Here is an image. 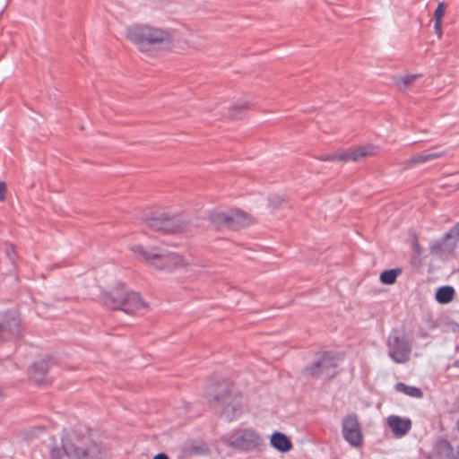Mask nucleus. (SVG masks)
<instances>
[{
	"instance_id": "f257e3e1",
	"label": "nucleus",
	"mask_w": 459,
	"mask_h": 459,
	"mask_svg": "<svg viewBox=\"0 0 459 459\" xmlns=\"http://www.w3.org/2000/svg\"><path fill=\"white\" fill-rule=\"evenodd\" d=\"M126 38L139 51L150 54L154 49L169 45L172 41L169 30L147 24H134L126 29Z\"/></svg>"
},
{
	"instance_id": "f03ea898",
	"label": "nucleus",
	"mask_w": 459,
	"mask_h": 459,
	"mask_svg": "<svg viewBox=\"0 0 459 459\" xmlns=\"http://www.w3.org/2000/svg\"><path fill=\"white\" fill-rule=\"evenodd\" d=\"M126 38L139 51L150 54L154 49L169 45L172 41L169 30L147 24H134L126 29Z\"/></svg>"
},
{
	"instance_id": "7ed1b4c3",
	"label": "nucleus",
	"mask_w": 459,
	"mask_h": 459,
	"mask_svg": "<svg viewBox=\"0 0 459 459\" xmlns=\"http://www.w3.org/2000/svg\"><path fill=\"white\" fill-rule=\"evenodd\" d=\"M131 250L157 270L172 272L186 265L185 259L178 254L161 252L158 247L148 248L142 245L134 246Z\"/></svg>"
},
{
	"instance_id": "20e7f679",
	"label": "nucleus",
	"mask_w": 459,
	"mask_h": 459,
	"mask_svg": "<svg viewBox=\"0 0 459 459\" xmlns=\"http://www.w3.org/2000/svg\"><path fill=\"white\" fill-rule=\"evenodd\" d=\"M106 303L114 310H121L130 315L146 307L138 292L128 290L123 285L110 290Z\"/></svg>"
},
{
	"instance_id": "39448f33",
	"label": "nucleus",
	"mask_w": 459,
	"mask_h": 459,
	"mask_svg": "<svg viewBox=\"0 0 459 459\" xmlns=\"http://www.w3.org/2000/svg\"><path fill=\"white\" fill-rule=\"evenodd\" d=\"M413 338L406 334L404 330L394 328L391 330L386 347L389 358L397 364H404L411 359Z\"/></svg>"
},
{
	"instance_id": "423d86ee",
	"label": "nucleus",
	"mask_w": 459,
	"mask_h": 459,
	"mask_svg": "<svg viewBox=\"0 0 459 459\" xmlns=\"http://www.w3.org/2000/svg\"><path fill=\"white\" fill-rule=\"evenodd\" d=\"M337 359L329 352H324L318 359L301 370V377L306 380H330L337 375Z\"/></svg>"
},
{
	"instance_id": "0eeeda50",
	"label": "nucleus",
	"mask_w": 459,
	"mask_h": 459,
	"mask_svg": "<svg viewBox=\"0 0 459 459\" xmlns=\"http://www.w3.org/2000/svg\"><path fill=\"white\" fill-rule=\"evenodd\" d=\"M146 226L163 234L178 233L185 230L186 223L176 214L165 212H151L144 215Z\"/></svg>"
},
{
	"instance_id": "6e6552de",
	"label": "nucleus",
	"mask_w": 459,
	"mask_h": 459,
	"mask_svg": "<svg viewBox=\"0 0 459 459\" xmlns=\"http://www.w3.org/2000/svg\"><path fill=\"white\" fill-rule=\"evenodd\" d=\"M23 336L21 315L16 310L0 313V342H15Z\"/></svg>"
},
{
	"instance_id": "1a4fd4ad",
	"label": "nucleus",
	"mask_w": 459,
	"mask_h": 459,
	"mask_svg": "<svg viewBox=\"0 0 459 459\" xmlns=\"http://www.w3.org/2000/svg\"><path fill=\"white\" fill-rule=\"evenodd\" d=\"M204 397L213 402H229L241 397L239 390L229 379L212 380L205 386Z\"/></svg>"
},
{
	"instance_id": "9d476101",
	"label": "nucleus",
	"mask_w": 459,
	"mask_h": 459,
	"mask_svg": "<svg viewBox=\"0 0 459 459\" xmlns=\"http://www.w3.org/2000/svg\"><path fill=\"white\" fill-rule=\"evenodd\" d=\"M62 442V448H53L51 450V456L55 459L62 458L65 454L71 459H104L103 453L96 445H91L85 448L68 444L64 438Z\"/></svg>"
},
{
	"instance_id": "9b49d317",
	"label": "nucleus",
	"mask_w": 459,
	"mask_h": 459,
	"mask_svg": "<svg viewBox=\"0 0 459 459\" xmlns=\"http://www.w3.org/2000/svg\"><path fill=\"white\" fill-rule=\"evenodd\" d=\"M227 442L230 446L241 450H250L261 445L262 439L253 429L238 430L230 434Z\"/></svg>"
},
{
	"instance_id": "f8f14e48",
	"label": "nucleus",
	"mask_w": 459,
	"mask_h": 459,
	"mask_svg": "<svg viewBox=\"0 0 459 459\" xmlns=\"http://www.w3.org/2000/svg\"><path fill=\"white\" fill-rule=\"evenodd\" d=\"M342 432L344 439L352 446L359 447L363 441V434L356 415H347L342 420Z\"/></svg>"
},
{
	"instance_id": "ddd939ff",
	"label": "nucleus",
	"mask_w": 459,
	"mask_h": 459,
	"mask_svg": "<svg viewBox=\"0 0 459 459\" xmlns=\"http://www.w3.org/2000/svg\"><path fill=\"white\" fill-rule=\"evenodd\" d=\"M377 149L373 145L351 147L339 153V161H358L364 157L375 155Z\"/></svg>"
},
{
	"instance_id": "4468645a",
	"label": "nucleus",
	"mask_w": 459,
	"mask_h": 459,
	"mask_svg": "<svg viewBox=\"0 0 459 459\" xmlns=\"http://www.w3.org/2000/svg\"><path fill=\"white\" fill-rule=\"evenodd\" d=\"M53 364L54 362L51 359H42L35 362L30 369V381L39 385L48 384V380L46 376Z\"/></svg>"
},
{
	"instance_id": "2eb2a0df",
	"label": "nucleus",
	"mask_w": 459,
	"mask_h": 459,
	"mask_svg": "<svg viewBox=\"0 0 459 459\" xmlns=\"http://www.w3.org/2000/svg\"><path fill=\"white\" fill-rule=\"evenodd\" d=\"M386 424L395 437L405 436L411 428V421L408 418H403L397 415H390L386 419Z\"/></svg>"
},
{
	"instance_id": "dca6fc26",
	"label": "nucleus",
	"mask_w": 459,
	"mask_h": 459,
	"mask_svg": "<svg viewBox=\"0 0 459 459\" xmlns=\"http://www.w3.org/2000/svg\"><path fill=\"white\" fill-rule=\"evenodd\" d=\"M229 220L226 228L230 230H239L253 223L252 217L240 210H233L229 212Z\"/></svg>"
},
{
	"instance_id": "f3484780",
	"label": "nucleus",
	"mask_w": 459,
	"mask_h": 459,
	"mask_svg": "<svg viewBox=\"0 0 459 459\" xmlns=\"http://www.w3.org/2000/svg\"><path fill=\"white\" fill-rule=\"evenodd\" d=\"M445 155V152H431L425 151L421 153L415 154L408 159L404 165L408 169L414 168L420 164L426 163L428 161L441 158Z\"/></svg>"
},
{
	"instance_id": "a211bd4d",
	"label": "nucleus",
	"mask_w": 459,
	"mask_h": 459,
	"mask_svg": "<svg viewBox=\"0 0 459 459\" xmlns=\"http://www.w3.org/2000/svg\"><path fill=\"white\" fill-rule=\"evenodd\" d=\"M207 452L205 443L200 439H190L185 442L181 447V455L184 457L204 455Z\"/></svg>"
},
{
	"instance_id": "6ab92c4d",
	"label": "nucleus",
	"mask_w": 459,
	"mask_h": 459,
	"mask_svg": "<svg viewBox=\"0 0 459 459\" xmlns=\"http://www.w3.org/2000/svg\"><path fill=\"white\" fill-rule=\"evenodd\" d=\"M221 417L225 420L231 421L242 413L240 403H221Z\"/></svg>"
},
{
	"instance_id": "aec40b11",
	"label": "nucleus",
	"mask_w": 459,
	"mask_h": 459,
	"mask_svg": "<svg viewBox=\"0 0 459 459\" xmlns=\"http://www.w3.org/2000/svg\"><path fill=\"white\" fill-rule=\"evenodd\" d=\"M273 447L280 452H287L291 448L290 440L281 432H274L270 439Z\"/></svg>"
},
{
	"instance_id": "412c9836",
	"label": "nucleus",
	"mask_w": 459,
	"mask_h": 459,
	"mask_svg": "<svg viewBox=\"0 0 459 459\" xmlns=\"http://www.w3.org/2000/svg\"><path fill=\"white\" fill-rule=\"evenodd\" d=\"M449 238H445V235L441 239H437L433 241L429 246L430 253L436 255H441L445 252H451L454 248L455 244L450 245L449 247L446 245V241Z\"/></svg>"
},
{
	"instance_id": "4be33fe9",
	"label": "nucleus",
	"mask_w": 459,
	"mask_h": 459,
	"mask_svg": "<svg viewBox=\"0 0 459 459\" xmlns=\"http://www.w3.org/2000/svg\"><path fill=\"white\" fill-rule=\"evenodd\" d=\"M394 390L398 393L404 394L412 398L420 399L422 397V392L419 387L407 385L402 382L395 384Z\"/></svg>"
},
{
	"instance_id": "5701e85b",
	"label": "nucleus",
	"mask_w": 459,
	"mask_h": 459,
	"mask_svg": "<svg viewBox=\"0 0 459 459\" xmlns=\"http://www.w3.org/2000/svg\"><path fill=\"white\" fill-rule=\"evenodd\" d=\"M455 295V290L451 286L439 287L436 292V299L440 304L450 302Z\"/></svg>"
},
{
	"instance_id": "b1692460",
	"label": "nucleus",
	"mask_w": 459,
	"mask_h": 459,
	"mask_svg": "<svg viewBox=\"0 0 459 459\" xmlns=\"http://www.w3.org/2000/svg\"><path fill=\"white\" fill-rule=\"evenodd\" d=\"M229 212L221 211H212L209 214L211 222L217 228L225 227L229 220Z\"/></svg>"
},
{
	"instance_id": "393cba45",
	"label": "nucleus",
	"mask_w": 459,
	"mask_h": 459,
	"mask_svg": "<svg viewBox=\"0 0 459 459\" xmlns=\"http://www.w3.org/2000/svg\"><path fill=\"white\" fill-rule=\"evenodd\" d=\"M401 273L402 270L399 268L385 270L380 274V281L387 285L394 284Z\"/></svg>"
},
{
	"instance_id": "a878e982",
	"label": "nucleus",
	"mask_w": 459,
	"mask_h": 459,
	"mask_svg": "<svg viewBox=\"0 0 459 459\" xmlns=\"http://www.w3.org/2000/svg\"><path fill=\"white\" fill-rule=\"evenodd\" d=\"M45 432V429L41 426L32 427L24 431L25 438L31 440L36 437H40Z\"/></svg>"
},
{
	"instance_id": "bb28decb",
	"label": "nucleus",
	"mask_w": 459,
	"mask_h": 459,
	"mask_svg": "<svg viewBox=\"0 0 459 459\" xmlns=\"http://www.w3.org/2000/svg\"><path fill=\"white\" fill-rule=\"evenodd\" d=\"M418 76V74L406 75L399 79L396 83L400 88L405 89L407 86L411 85Z\"/></svg>"
},
{
	"instance_id": "cd10ccee",
	"label": "nucleus",
	"mask_w": 459,
	"mask_h": 459,
	"mask_svg": "<svg viewBox=\"0 0 459 459\" xmlns=\"http://www.w3.org/2000/svg\"><path fill=\"white\" fill-rule=\"evenodd\" d=\"M446 9V4L444 2L439 3L435 10V20H442L445 15Z\"/></svg>"
},
{
	"instance_id": "c85d7f7f",
	"label": "nucleus",
	"mask_w": 459,
	"mask_h": 459,
	"mask_svg": "<svg viewBox=\"0 0 459 459\" xmlns=\"http://www.w3.org/2000/svg\"><path fill=\"white\" fill-rule=\"evenodd\" d=\"M459 238V222L445 233V238Z\"/></svg>"
},
{
	"instance_id": "c756f323",
	"label": "nucleus",
	"mask_w": 459,
	"mask_h": 459,
	"mask_svg": "<svg viewBox=\"0 0 459 459\" xmlns=\"http://www.w3.org/2000/svg\"><path fill=\"white\" fill-rule=\"evenodd\" d=\"M319 160L323 161H339V154H327V155H322L317 158Z\"/></svg>"
},
{
	"instance_id": "7c9ffc66",
	"label": "nucleus",
	"mask_w": 459,
	"mask_h": 459,
	"mask_svg": "<svg viewBox=\"0 0 459 459\" xmlns=\"http://www.w3.org/2000/svg\"><path fill=\"white\" fill-rule=\"evenodd\" d=\"M6 194V185L4 182L0 181V202H3L5 199Z\"/></svg>"
},
{
	"instance_id": "2f4dec72",
	"label": "nucleus",
	"mask_w": 459,
	"mask_h": 459,
	"mask_svg": "<svg viewBox=\"0 0 459 459\" xmlns=\"http://www.w3.org/2000/svg\"><path fill=\"white\" fill-rule=\"evenodd\" d=\"M441 24H442V20H435L434 28H435L436 33L438 35L439 38L442 35Z\"/></svg>"
},
{
	"instance_id": "473e14b6",
	"label": "nucleus",
	"mask_w": 459,
	"mask_h": 459,
	"mask_svg": "<svg viewBox=\"0 0 459 459\" xmlns=\"http://www.w3.org/2000/svg\"><path fill=\"white\" fill-rule=\"evenodd\" d=\"M412 249L416 255H420L421 254V248L417 238L412 243Z\"/></svg>"
},
{
	"instance_id": "72a5a7b5",
	"label": "nucleus",
	"mask_w": 459,
	"mask_h": 459,
	"mask_svg": "<svg viewBox=\"0 0 459 459\" xmlns=\"http://www.w3.org/2000/svg\"><path fill=\"white\" fill-rule=\"evenodd\" d=\"M153 459H169V457L165 454H159Z\"/></svg>"
},
{
	"instance_id": "f704fd0d",
	"label": "nucleus",
	"mask_w": 459,
	"mask_h": 459,
	"mask_svg": "<svg viewBox=\"0 0 459 459\" xmlns=\"http://www.w3.org/2000/svg\"><path fill=\"white\" fill-rule=\"evenodd\" d=\"M246 108H247V105H246V104H243V105H241V106H239V107H234V108H233V111H235V110H243V109H245Z\"/></svg>"
},
{
	"instance_id": "c9c22d12",
	"label": "nucleus",
	"mask_w": 459,
	"mask_h": 459,
	"mask_svg": "<svg viewBox=\"0 0 459 459\" xmlns=\"http://www.w3.org/2000/svg\"><path fill=\"white\" fill-rule=\"evenodd\" d=\"M436 451H437V453L444 452V453H445V456L443 457V455H440V457H442V459H446V451H444V450H442V449H439V450H438V449H437V448H436Z\"/></svg>"
},
{
	"instance_id": "e433bc0d",
	"label": "nucleus",
	"mask_w": 459,
	"mask_h": 459,
	"mask_svg": "<svg viewBox=\"0 0 459 459\" xmlns=\"http://www.w3.org/2000/svg\"><path fill=\"white\" fill-rule=\"evenodd\" d=\"M230 116H231V117H232L233 119H238V118H240V117H238V116L237 114H235V113H232Z\"/></svg>"
},
{
	"instance_id": "4c0bfd02",
	"label": "nucleus",
	"mask_w": 459,
	"mask_h": 459,
	"mask_svg": "<svg viewBox=\"0 0 459 459\" xmlns=\"http://www.w3.org/2000/svg\"><path fill=\"white\" fill-rule=\"evenodd\" d=\"M7 255H8V256L10 257V259H13V258L11 257L12 252H10L8 249H7Z\"/></svg>"
},
{
	"instance_id": "58836bf2",
	"label": "nucleus",
	"mask_w": 459,
	"mask_h": 459,
	"mask_svg": "<svg viewBox=\"0 0 459 459\" xmlns=\"http://www.w3.org/2000/svg\"><path fill=\"white\" fill-rule=\"evenodd\" d=\"M7 255H8V256L10 257V259H13V258L11 257L12 252H10L8 249H7Z\"/></svg>"
},
{
	"instance_id": "ea45409f",
	"label": "nucleus",
	"mask_w": 459,
	"mask_h": 459,
	"mask_svg": "<svg viewBox=\"0 0 459 459\" xmlns=\"http://www.w3.org/2000/svg\"><path fill=\"white\" fill-rule=\"evenodd\" d=\"M4 396V393H3V390L0 388V398H2Z\"/></svg>"
},
{
	"instance_id": "a19ab883",
	"label": "nucleus",
	"mask_w": 459,
	"mask_h": 459,
	"mask_svg": "<svg viewBox=\"0 0 459 459\" xmlns=\"http://www.w3.org/2000/svg\"><path fill=\"white\" fill-rule=\"evenodd\" d=\"M455 366H457V367L459 366V360L455 361Z\"/></svg>"
},
{
	"instance_id": "79ce46f5",
	"label": "nucleus",
	"mask_w": 459,
	"mask_h": 459,
	"mask_svg": "<svg viewBox=\"0 0 459 459\" xmlns=\"http://www.w3.org/2000/svg\"><path fill=\"white\" fill-rule=\"evenodd\" d=\"M457 428H458V430H459V420H458V422H457Z\"/></svg>"
}]
</instances>
